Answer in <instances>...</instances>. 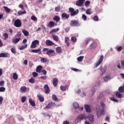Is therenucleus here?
I'll list each match as a JSON object with an SVG mask.
<instances>
[{
  "label": "nucleus",
  "mask_w": 124,
  "mask_h": 124,
  "mask_svg": "<svg viewBox=\"0 0 124 124\" xmlns=\"http://www.w3.org/2000/svg\"><path fill=\"white\" fill-rule=\"evenodd\" d=\"M43 52H46V55H47V56H51V55H52V54H53V53H55V50L53 49H49L48 48H44V49L43 50Z\"/></svg>",
  "instance_id": "obj_4"
},
{
  "label": "nucleus",
  "mask_w": 124,
  "mask_h": 124,
  "mask_svg": "<svg viewBox=\"0 0 124 124\" xmlns=\"http://www.w3.org/2000/svg\"><path fill=\"white\" fill-rule=\"evenodd\" d=\"M58 83H59V80L57 78H54L53 81V85L54 87H57L58 86Z\"/></svg>",
  "instance_id": "obj_17"
},
{
  "label": "nucleus",
  "mask_w": 124,
  "mask_h": 124,
  "mask_svg": "<svg viewBox=\"0 0 124 124\" xmlns=\"http://www.w3.org/2000/svg\"><path fill=\"white\" fill-rule=\"evenodd\" d=\"M37 97L40 100V102H43V101H44V98L42 96H41V95L40 94L37 95Z\"/></svg>",
  "instance_id": "obj_28"
},
{
  "label": "nucleus",
  "mask_w": 124,
  "mask_h": 124,
  "mask_svg": "<svg viewBox=\"0 0 124 124\" xmlns=\"http://www.w3.org/2000/svg\"><path fill=\"white\" fill-rule=\"evenodd\" d=\"M56 52L60 54V53L62 52V48L61 47H57L56 48Z\"/></svg>",
  "instance_id": "obj_36"
},
{
  "label": "nucleus",
  "mask_w": 124,
  "mask_h": 124,
  "mask_svg": "<svg viewBox=\"0 0 124 124\" xmlns=\"http://www.w3.org/2000/svg\"><path fill=\"white\" fill-rule=\"evenodd\" d=\"M22 32L23 33V34L25 35V36H29V35H30L29 31H27V30L25 29H23L22 30Z\"/></svg>",
  "instance_id": "obj_21"
},
{
  "label": "nucleus",
  "mask_w": 124,
  "mask_h": 124,
  "mask_svg": "<svg viewBox=\"0 0 124 124\" xmlns=\"http://www.w3.org/2000/svg\"><path fill=\"white\" fill-rule=\"evenodd\" d=\"M117 51H118V52H120V51H122V50H123V46H119L117 48Z\"/></svg>",
  "instance_id": "obj_59"
},
{
  "label": "nucleus",
  "mask_w": 124,
  "mask_h": 124,
  "mask_svg": "<svg viewBox=\"0 0 124 124\" xmlns=\"http://www.w3.org/2000/svg\"><path fill=\"white\" fill-rule=\"evenodd\" d=\"M46 44L47 46H52V45H55V44L50 40H47L46 41Z\"/></svg>",
  "instance_id": "obj_15"
},
{
  "label": "nucleus",
  "mask_w": 124,
  "mask_h": 124,
  "mask_svg": "<svg viewBox=\"0 0 124 124\" xmlns=\"http://www.w3.org/2000/svg\"><path fill=\"white\" fill-rule=\"evenodd\" d=\"M26 100H27V97L26 96L22 97V98H21L22 102L23 103H24V102H25V101H26Z\"/></svg>",
  "instance_id": "obj_50"
},
{
  "label": "nucleus",
  "mask_w": 124,
  "mask_h": 124,
  "mask_svg": "<svg viewBox=\"0 0 124 124\" xmlns=\"http://www.w3.org/2000/svg\"><path fill=\"white\" fill-rule=\"evenodd\" d=\"M3 7L4 10L6 11V13H10V12H11V9H9L8 7L6 6H3Z\"/></svg>",
  "instance_id": "obj_25"
},
{
  "label": "nucleus",
  "mask_w": 124,
  "mask_h": 124,
  "mask_svg": "<svg viewBox=\"0 0 124 124\" xmlns=\"http://www.w3.org/2000/svg\"><path fill=\"white\" fill-rule=\"evenodd\" d=\"M29 103H30V105L31 106H32V107H34V106H35V102L31 99H29Z\"/></svg>",
  "instance_id": "obj_22"
},
{
  "label": "nucleus",
  "mask_w": 124,
  "mask_h": 124,
  "mask_svg": "<svg viewBox=\"0 0 124 124\" xmlns=\"http://www.w3.org/2000/svg\"><path fill=\"white\" fill-rule=\"evenodd\" d=\"M116 96L117 97H118V98H122L123 95H122V93L120 92H117L116 93Z\"/></svg>",
  "instance_id": "obj_34"
},
{
  "label": "nucleus",
  "mask_w": 124,
  "mask_h": 124,
  "mask_svg": "<svg viewBox=\"0 0 124 124\" xmlns=\"http://www.w3.org/2000/svg\"><path fill=\"white\" fill-rule=\"evenodd\" d=\"M36 46L37 45L32 42V43L31 46V49H34L36 48Z\"/></svg>",
  "instance_id": "obj_37"
},
{
  "label": "nucleus",
  "mask_w": 124,
  "mask_h": 124,
  "mask_svg": "<svg viewBox=\"0 0 124 124\" xmlns=\"http://www.w3.org/2000/svg\"><path fill=\"white\" fill-rule=\"evenodd\" d=\"M110 100H111L112 101H114V102H118V100L115 99L114 97H110Z\"/></svg>",
  "instance_id": "obj_56"
},
{
  "label": "nucleus",
  "mask_w": 124,
  "mask_h": 124,
  "mask_svg": "<svg viewBox=\"0 0 124 124\" xmlns=\"http://www.w3.org/2000/svg\"><path fill=\"white\" fill-rule=\"evenodd\" d=\"M14 25L16 28H20L22 27V22L19 19H16L14 22Z\"/></svg>",
  "instance_id": "obj_5"
},
{
  "label": "nucleus",
  "mask_w": 124,
  "mask_h": 124,
  "mask_svg": "<svg viewBox=\"0 0 124 124\" xmlns=\"http://www.w3.org/2000/svg\"><path fill=\"white\" fill-rule=\"evenodd\" d=\"M119 91L120 93H124V88L123 87V86H121V87H119Z\"/></svg>",
  "instance_id": "obj_46"
},
{
  "label": "nucleus",
  "mask_w": 124,
  "mask_h": 124,
  "mask_svg": "<svg viewBox=\"0 0 124 124\" xmlns=\"http://www.w3.org/2000/svg\"><path fill=\"white\" fill-rule=\"evenodd\" d=\"M5 91V88L4 87H0V93L3 92Z\"/></svg>",
  "instance_id": "obj_52"
},
{
  "label": "nucleus",
  "mask_w": 124,
  "mask_h": 124,
  "mask_svg": "<svg viewBox=\"0 0 124 124\" xmlns=\"http://www.w3.org/2000/svg\"><path fill=\"white\" fill-rule=\"evenodd\" d=\"M32 75L33 76V77H36V76H37V75H38V74H37V73L34 72L32 73Z\"/></svg>",
  "instance_id": "obj_64"
},
{
  "label": "nucleus",
  "mask_w": 124,
  "mask_h": 124,
  "mask_svg": "<svg viewBox=\"0 0 124 124\" xmlns=\"http://www.w3.org/2000/svg\"><path fill=\"white\" fill-rule=\"evenodd\" d=\"M15 37H18V38H16L14 39L13 40V43H15V44H17V43H18V42H19V41H20V40H21V34H20V33L16 34L15 35Z\"/></svg>",
  "instance_id": "obj_6"
},
{
  "label": "nucleus",
  "mask_w": 124,
  "mask_h": 124,
  "mask_svg": "<svg viewBox=\"0 0 124 124\" xmlns=\"http://www.w3.org/2000/svg\"><path fill=\"white\" fill-rule=\"evenodd\" d=\"M4 85V81H0V87H3Z\"/></svg>",
  "instance_id": "obj_62"
},
{
  "label": "nucleus",
  "mask_w": 124,
  "mask_h": 124,
  "mask_svg": "<svg viewBox=\"0 0 124 124\" xmlns=\"http://www.w3.org/2000/svg\"><path fill=\"white\" fill-rule=\"evenodd\" d=\"M48 26L50 28H54V27H55V22L53 21H50L48 24Z\"/></svg>",
  "instance_id": "obj_29"
},
{
  "label": "nucleus",
  "mask_w": 124,
  "mask_h": 124,
  "mask_svg": "<svg viewBox=\"0 0 124 124\" xmlns=\"http://www.w3.org/2000/svg\"><path fill=\"white\" fill-rule=\"evenodd\" d=\"M56 106V104L54 102L49 103L45 107L46 109H50L52 108V107H55Z\"/></svg>",
  "instance_id": "obj_7"
},
{
  "label": "nucleus",
  "mask_w": 124,
  "mask_h": 124,
  "mask_svg": "<svg viewBox=\"0 0 124 124\" xmlns=\"http://www.w3.org/2000/svg\"><path fill=\"white\" fill-rule=\"evenodd\" d=\"M65 43H66L67 46H69V38L68 37H65Z\"/></svg>",
  "instance_id": "obj_31"
},
{
  "label": "nucleus",
  "mask_w": 124,
  "mask_h": 124,
  "mask_svg": "<svg viewBox=\"0 0 124 124\" xmlns=\"http://www.w3.org/2000/svg\"><path fill=\"white\" fill-rule=\"evenodd\" d=\"M90 4H91V1H90L89 0H87L85 2V6H86V7H88V6H90Z\"/></svg>",
  "instance_id": "obj_40"
},
{
  "label": "nucleus",
  "mask_w": 124,
  "mask_h": 124,
  "mask_svg": "<svg viewBox=\"0 0 124 124\" xmlns=\"http://www.w3.org/2000/svg\"><path fill=\"white\" fill-rule=\"evenodd\" d=\"M86 13L87 15H92V14H93V12H92V9H88L86 11Z\"/></svg>",
  "instance_id": "obj_32"
},
{
  "label": "nucleus",
  "mask_w": 124,
  "mask_h": 124,
  "mask_svg": "<svg viewBox=\"0 0 124 124\" xmlns=\"http://www.w3.org/2000/svg\"><path fill=\"white\" fill-rule=\"evenodd\" d=\"M69 25L71 27H80L81 26L78 20H71Z\"/></svg>",
  "instance_id": "obj_3"
},
{
  "label": "nucleus",
  "mask_w": 124,
  "mask_h": 124,
  "mask_svg": "<svg viewBox=\"0 0 124 124\" xmlns=\"http://www.w3.org/2000/svg\"><path fill=\"white\" fill-rule=\"evenodd\" d=\"M27 47H28V45L26 44L24 46H21L19 48V49L20 50H24V49L27 48Z\"/></svg>",
  "instance_id": "obj_49"
},
{
  "label": "nucleus",
  "mask_w": 124,
  "mask_h": 124,
  "mask_svg": "<svg viewBox=\"0 0 124 124\" xmlns=\"http://www.w3.org/2000/svg\"><path fill=\"white\" fill-rule=\"evenodd\" d=\"M86 0H78L76 2L77 6H82L84 4Z\"/></svg>",
  "instance_id": "obj_11"
},
{
  "label": "nucleus",
  "mask_w": 124,
  "mask_h": 124,
  "mask_svg": "<svg viewBox=\"0 0 124 124\" xmlns=\"http://www.w3.org/2000/svg\"><path fill=\"white\" fill-rule=\"evenodd\" d=\"M61 10V7L60 6H57L55 8V11L56 12H59Z\"/></svg>",
  "instance_id": "obj_58"
},
{
  "label": "nucleus",
  "mask_w": 124,
  "mask_h": 124,
  "mask_svg": "<svg viewBox=\"0 0 124 124\" xmlns=\"http://www.w3.org/2000/svg\"><path fill=\"white\" fill-rule=\"evenodd\" d=\"M60 88L61 91H62V92L66 91V86H61Z\"/></svg>",
  "instance_id": "obj_43"
},
{
  "label": "nucleus",
  "mask_w": 124,
  "mask_h": 124,
  "mask_svg": "<svg viewBox=\"0 0 124 124\" xmlns=\"http://www.w3.org/2000/svg\"><path fill=\"white\" fill-rule=\"evenodd\" d=\"M41 62H47V60L44 58H43L41 59Z\"/></svg>",
  "instance_id": "obj_61"
},
{
  "label": "nucleus",
  "mask_w": 124,
  "mask_h": 124,
  "mask_svg": "<svg viewBox=\"0 0 124 124\" xmlns=\"http://www.w3.org/2000/svg\"><path fill=\"white\" fill-rule=\"evenodd\" d=\"M93 20L96 22H98V16H94L93 17Z\"/></svg>",
  "instance_id": "obj_48"
},
{
  "label": "nucleus",
  "mask_w": 124,
  "mask_h": 124,
  "mask_svg": "<svg viewBox=\"0 0 124 124\" xmlns=\"http://www.w3.org/2000/svg\"><path fill=\"white\" fill-rule=\"evenodd\" d=\"M73 107L75 109H78V108H79V104L77 102H75L73 104Z\"/></svg>",
  "instance_id": "obj_33"
},
{
  "label": "nucleus",
  "mask_w": 124,
  "mask_h": 124,
  "mask_svg": "<svg viewBox=\"0 0 124 124\" xmlns=\"http://www.w3.org/2000/svg\"><path fill=\"white\" fill-rule=\"evenodd\" d=\"M31 53H38L39 54H42L41 49L39 48L38 49H32Z\"/></svg>",
  "instance_id": "obj_18"
},
{
  "label": "nucleus",
  "mask_w": 124,
  "mask_h": 124,
  "mask_svg": "<svg viewBox=\"0 0 124 124\" xmlns=\"http://www.w3.org/2000/svg\"><path fill=\"white\" fill-rule=\"evenodd\" d=\"M100 105L101 107H102V108L105 109V104H104V103H103V102H101L100 103Z\"/></svg>",
  "instance_id": "obj_53"
},
{
  "label": "nucleus",
  "mask_w": 124,
  "mask_h": 124,
  "mask_svg": "<svg viewBox=\"0 0 124 124\" xmlns=\"http://www.w3.org/2000/svg\"><path fill=\"white\" fill-rule=\"evenodd\" d=\"M84 108L86 112H88V113H91V112H92V109H91V108L90 107V106L88 105H85L84 106Z\"/></svg>",
  "instance_id": "obj_16"
},
{
  "label": "nucleus",
  "mask_w": 124,
  "mask_h": 124,
  "mask_svg": "<svg viewBox=\"0 0 124 124\" xmlns=\"http://www.w3.org/2000/svg\"><path fill=\"white\" fill-rule=\"evenodd\" d=\"M3 36H4V40H6L7 38H8V34L7 33H5L3 34Z\"/></svg>",
  "instance_id": "obj_39"
},
{
  "label": "nucleus",
  "mask_w": 124,
  "mask_h": 124,
  "mask_svg": "<svg viewBox=\"0 0 124 124\" xmlns=\"http://www.w3.org/2000/svg\"><path fill=\"white\" fill-rule=\"evenodd\" d=\"M31 20H32V21H34V22H36V21H37V18L35 17V16H32L31 17Z\"/></svg>",
  "instance_id": "obj_44"
},
{
  "label": "nucleus",
  "mask_w": 124,
  "mask_h": 124,
  "mask_svg": "<svg viewBox=\"0 0 124 124\" xmlns=\"http://www.w3.org/2000/svg\"><path fill=\"white\" fill-rule=\"evenodd\" d=\"M84 59V56H79L77 58L78 62H82Z\"/></svg>",
  "instance_id": "obj_42"
},
{
  "label": "nucleus",
  "mask_w": 124,
  "mask_h": 124,
  "mask_svg": "<svg viewBox=\"0 0 124 124\" xmlns=\"http://www.w3.org/2000/svg\"><path fill=\"white\" fill-rule=\"evenodd\" d=\"M41 72H42L44 75H46L47 74V71H46L45 69L42 70Z\"/></svg>",
  "instance_id": "obj_60"
},
{
  "label": "nucleus",
  "mask_w": 124,
  "mask_h": 124,
  "mask_svg": "<svg viewBox=\"0 0 124 124\" xmlns=\"http://www.w3.org/2000/svg\"><path fill=\"white\" fill-rule=\"evenodd\" d=\"M41 69H42V67L41 65H39L37 67L36 71L38 72V73H40L41 72Z\"/></svg>",
  "instance_id": "obj_24"
},
{
  "label": "nucleus",
  "mask_w": 124,
  "mask_h": 124,
  "mask_svg": "<svg viewBox=\"0 0 124 124\" xmlns=\"http://www.w3.org/2000/svg\"><path fill=\"white\" fill-rule=\"evenodd\" d=\"M45 93L48 94L50 93V88L48 86V84H46L44 87Z\"/></svg>",
  "instance_id": "obj_12"
},
{
  "label": "nucleus",
  "mask_w": 124,
  "mask_h": 124,
  "mask_svg": "<svg viewBox=\"0 0 124 124\" xmlns=\"http://www.w3.org/2000/svg\"><path fill=\"white\" fill-rule=\"evenodd\" d=\"M82 20H83V21H86L87 16H86L85 15H82Z\"/></svg>",
  "instance_id": "obj_54"
},
{
  "label": "nucleus",
  "mask_w": 124,
  "mask_h": 124,
  "mask_svg": "<svg viewBox=\"0 0 124 124\" xmlns=\"http://www.w3.org/2000/svg\"><path fill=\"white\" fill-rule=\"evenodd\" d=\"M10 54L8 53H0V58H9Z\"/></svg>",
  "instance_id": "obj_10"
},
{
  "label": "nucleus",
  "mask_w": 124,
  "mask_h": 124,
  "mask_svg": "<svg viewBox=\"0 0 124 124\" xmlns=\"http://www.w3.org/2000/svg\"><path fill=\"white\" fill-rule=\"evenodd\" d=\"M20 92L22 93H26V92H27V88L25 86L21 87L20 88Z\"/></svg>",
  "instance_id": "obj_23"
},
{
  "label": "nucleus",
  "mask_w": 124,
  "mask_h": 124,
  "mask_svg": "<svg viewBox=\"0 0 124 124\" xmlns=\"http://www.w3.org/2000/svg\"><path fill=\"white\" fill-rule=\"evenodd\" d=\"M107 69V67L106 66V65H105L103 68H102L101 70V72H102V75H103V74L106 72Z\"/></svg>",
  "instance_id": "obj_30"
},
{
  "label": "nucleus",
  "mask_w": 124,
  "mask_h": 124,
  "mask_svg": "<svg viewBox=\"0 0 124 124\" xmlns=\"http://www.w3.org/2000/svg\"><path fill=\"white\" fill-rule=\"evenodd\" d=\"M11 51L13 54H16V50L15 49V48L12 47L11 49Z\"/></svg>",
  "instance_id": "obj_51"
},
{
  "label": "nucleus",
  "mask_w": 124,
  "mask_h": 124,
  "mask_svg": "<svg viewBox=\"0 0 124 124\" xmlns=\"http://www.w3.org/2000/svg\"><path fill=\"white\" fill-rule=\"evenodd\" d=\"M13 79H14V80H17L18 79V76L16 73H14Z\"/></svg>",
  "instance_id": "obj_45"
},
{
  "label": "nucleus",
  "mask_w": 124,
  "mask_h": 124,
  "mask_svg": "<svg viewBox=\"0 0 124 124\" xmlns=\"http://www.w3.org/2000/svg\"><path fill=\"white\" fill-rule=\"evenodd\" d=\"M78 120H87L88 119V116L86 114H80L78 117Z\"/></svg>",
  "instance_id": "obj_9"
},
{
  "label": "nucleus",
  "mask_w": 124,
  "mask_h": 124,
  "mask_svg": "<svg viewBox=\"0 0 124 124\" xmlns=\"http://www.w3.org/2000/svg\"><path fill=\"white\" fill-rule=\"evenodd\" d=\"M110 79H111V78H110L109 76H106L104 78V80L105 82H108Z\"/></svg>",
  "instance_id": "obj_35"
},
{
  "label": "nucleus",
  "mask_w": 124,
  "mask_h": 124,
  "mask_svg": "<svg viewBox=\"0 0 124 124\" xmlns=\"http://www.w3.org/2000/svg\"><path fill=\"white\" fill-rule=\"evenodd\" d=\"M52 99L54 100V101H58V98L57 97V96L56 95L54 94L52 96Z\"/></svg>",
  "instance_id": "obj_38"
},
{
  "label": "nucleus",
  "mask_w": 124,
  "mask_h": 124,
  "mask_svg": "<svg viewBox=\"0 0 124 124\" xmlns=\"http://www.w3.org/2000/svg\"><path fill=\"white\" fill-rule=\"evenodd\" d=\"M53 20H54V21H56V22H59V21L61 20V17L58 16H55L53 18Z\"/></svg>",
  "instance_id": "obj_26"
},
{
  "label": "nucleus",
  "mask_w": 124,
  "mask_h": 124,
  "mask_svg": "<svg viewBox=\"0 0 124 124\" xmlns=\"http://www.w3.org/2000/svg\"><path fill=\"white\" fill-rule=\"evenodd\" d=\"M104 59V56H103V55H101L100 57V58L98 61V62L96 63L95 64V67H97V66H98V65H100V63H101V62H102V61H103Z\"/></svg>",
  "instance_id": "obj_8"
},
{
  "label": "nucleus",
  "mask_w": 124,
  "mask_h": 124,
  "mask_svg": "<svg viewBox=\"0 0 124 124\" xmlns=\"http://www.w3.org/2000/svg\"><path fill=\"white\" fill-rule=\"evenodd\" d=\"M97 47V44L95 42H93L91 45H90L89 47L91 50L95 49Z\"/></svg>",
  "instance_id": "obj_14"
},
{
  "label": "nucleus",
  "mask_w": 124,
  "mask_h": 124,
  "mask_svg": "<svg viewBox=\"0 0 124 124\" xmlns=\"http://www.w3.org/2000/svg\"><path fill=\"white\" fill-rule=\"evenodd\" d=\"M29 83L33 84V83H35V80H34V79H33V78H32L29 79Z\"/></svg>",
  "instance_id": "obj_41"
},
{
  "label": "nucleus",
  "mask_w": 124,
  "mask_h": 124,
  "mask_svg": "<svg viewBox=\"0 0 124 124\" xmlns=\"http://www.w3.org/2000/svg\"><path fill=\"white\" fill-rule=\"evenodd\" d=\"M51 36L55 41H59V37L54 35V33H51Z\"/></svg>",
  "instance_id": "obj_20"
},
{
  "label": "nucleus",
  "mask_w": 124,
  "mask_h": 124,
  "mask_svg": "<svg viewBox=\"0 0 124 124\" xmlns=\"http://www.w3.org/2000/svg\"><path fill=\"white\" fill-rule=\"evenodd\" d=\"M62 18H65V19H68L69 18V14H67L65 13H63L62 14Z\"/></svg>",
  "instance_id": "obj_19"
},
{
  "label": "nucleus",
  "mask_w": 124,
  "mask_h": 124,
  "mask_svg": "<svg viewBox=\"0 0 124 124\" xmlns=\"http://www.w3.org/2000/svg\"><path fill=\"white\" fill-rule=\"evenodd\" d=\"M69 12L71 13V16H75V15H77V14L79 13V10L77 9L75 11V10H74V8L70 7L69 8Z\"/></svg>",
  "instance_id": "obj_2"
},
{
  "label": "nucleus",
  "mask_w": 124,
  "mask_h": 124,
  "mask_svg": "<svg viewBox=\"0 0 124 124\" xmlns=\"http://www.w3.org/2000/svg\"><path fill=\"white\" fill-rule=\"evenodd\" d=\"M94 116L93 114H89L88 116V119L91 124H93L94 122Z\"/></svg>",
  "instance_id": "obj_13"
},
{
  "label": "nucleus",
  "mask_w": 124,
  "mask_h": 124,
  "mask_svg": "<svg viewBox=\"0 0 124 124\" xmlns=\"http://www.w3.org/2000/svg\"><path fill=\"white\" fill-rule=\"evenodd\" d=\"M26 13H27L26 11H20L18 12V14L19 15H22V14H26Z\"/></svg>",
  "instance_id": "obj_47"
},
{
  "label": "nucleus",
  "mask_w": 124,
  "mask_h": 124,
  "mask_svg": "<svg viewBox=\"0 0 124 124\" xmlns=\"http://www.w3.org/2000/svg\"><path fill=\"white\" fill-rule=\"evenodd\" d=\"M71 40L73 42H76V41H77V39L75 37H72Z\"/></svg>",
  "instance_id": "obj_55"
},
{
  "label": "nucleus",
  "mask_w": 124,
  "mask_h": 124,
  "mask_svg": "<svg viewBox=\"0 0 124 124\" xmlns=\"http://www.w3.org/2000/svg\"><path fill=\"white\" fill-rule=\"evenodd\" d=\"M35 45H37V44H39V41L37 40H35L32 42Z\"/></svg>",
  "instance_id": "obj_57"
},
{
  "label": "nucleus",
  "mask_w": 124,
  "mask_h": 124,
  "mask_svg": "<svg viewBox=\"0 0 124 124\" xmlns=\"http://www.w3.org/2000/svg\"><path fill=\"white\" fill-rule=\"evenodd\" d=\"M60 31V28L53 29L49 32L50 34L53 33V32H58Z\"/></svg>",
  "instance_id": "obj_27"
},
{
  "label": "nucleus",
  "mask_w": 124,
  "mask_h": 124,
  "mask_svg": "<svg viewBox=\"0 0 124 124\" xmlns=\"http://www.w3.org/2000/svg\"><path fill=\"white\" fill-rule=\"evenodd\" d=\"M96 114L98 118L101 117V115H104L105 114V108H102L100 110V107L97 106L96 107Z\"/></svg>",
  "instance_id": "obj_1"
},
{
  "label": "nucleus",
  "mask_w": 124,
  "mask_h": 124,
  "mask_svg": "<svg viewBox=\"0 0 124 124\" xmlns=\"http://www.w3.org/2000/svg\"><path fill=\"white\" fill-rule=\"evenodd\" d=\"M2 101H3V98H2L1 96H0V105L2 104Z\"/></svg>",
  "instance_id": "obj_63"
}]
</instances>
